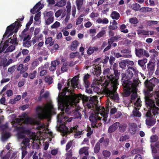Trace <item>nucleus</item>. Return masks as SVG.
Here are the masks:
<instances>
[{
    "instance_id": "obj_1",
    "label": "nucleus",
    "mask_w": 159,
    "mask_h": 159,
    "mask_svg": "<svg viewBox=\"0 0 159 159\" xmlns=\"http://www.w3.org/2000/svg\"><path fill=\"white\" fill-rule=\"evenodd\" d=\"M68 88L65 87L62 90V92L59 94L58 98V108L63 111L59 113L57 116V121L61 123L57 128V130L63 133V136L66 135L67 133L68 129L64 125L67 122L72 121L73 117L68 118L65 115L64 111L70 115H72L71 109V106L75 103L79 102V100L83 99V96L81 94L78 95L73 93Z\"/></svg>"
},
{
    "instance_id": "obj_2",
    "label": "nucleus",
    "mask_w": 159,
    "mask_h": 159,
    "mask_svg": "<svg viewBox=\"0 0 159 159\" xmlns=\"http://www.w3.org/2000/svg\"><path fill=\"white\" fill-rule=\"evenodd\" d=\"M113 69L115 76L111 73L109 68H107L104 70L103 74L105 76L107 77L108 80H105L103 83V91L107 97L115 101H117L119 100V98L116 91L119 84L117 80L119 74L117 70L115 68Z\"/></svg>"
},
{
    "instance_id": "obj_3",
    "label": "nucleus",
    "mask_w": 159,
    "mask_h": 159,
    "mask_svg": "<svg viewBox=\"0 0 159 159\" xmlns=\"http://www.w3.org/2000/svg\"><path fill=\"white\" fill-rule=\"evenodd\" d=\"M97 98L96 96H93L90 98L89 102L87 106L89 108H93L94 110V113L91 114L89 117L91 122V126L93 128L98 127L100 126L102 123L98 122V120L103 118L102 120L104 122L107 121L108 117L107 111H106L103 107L99 106L97 105Z\"/></svg>"
},
{
    "instance_id": "obj_4",
    "label": "nucleus",
    "mask_w": 159,
    "mask_h": 159,
    "mask_svg": "<svg viewBox=\"0 0 159 159\" xmlns=\"http://www.w3.org/2000/svg\"><path fill=\"white\" fill-rule=\"evenodd\" d=\"M9 117L11 119V121L12 126H15L17 124L18 125H20L17 127L19 130L18 133L19 138L22 139L25 136L26 130L24 127L20 125L22 123L32 125H38L37 127L38 129H43V130L48 129L47 126L46 125L43 124H40L39 121L32 118L22 116L15 119L16 117V115L15 114L10 115Z\"/></svg>"
},
{
    "instance_id": "obj_5",
    "label": "nucleus",
    "mask_w": 159,
    "mask_h": 159,
    "mask_svg": "<svg viewBox=\"0 0 159 159\" xmlns=\"http://www.w3.org/2000/svg\"><path fill=\"white\" fill-rule=\"evenodd\" d=\"M139 71L135 66H129L126 70L125 73L121 74L122 85L124 88L123 96L127 97L130 94V91L136 90V87L138 84V81L136 79H131L133 75L138 74Z\"/></svg>"
},
{
    "instance_id": "obj_6",
    "label": "nucleus",
    "mask_w": 159,
    "mask_h": 159,
    "mask_svg": "<svg viewBox=\"0 0 159 159\" xmlns=\"http://www.w3.org/2000/svg\"><path fill=\"white\" fill-rule=\"evenodd\" d=\"M53 111V106L52 103H49L43 107H38L36 109L35 118L40 119L48 118Z\"/></svg>"
},
{
    "instance_id": "obj_7",
    "label": "nucleus",
    "mask_w": 159,
    "mask_h": 159,
    "mask_svg": "<svg viewBox=\"0 0 159 159\" xmlns=\"http://www.w3.org/2000/svg\"><path fill=\"white\" fill-rule=\"evenodd\" d=\"M24 19V17H22L21 18H19L18 19V21H16L14 24H11L9 26L7 27V30L6 32L3 35V38L5 37L6 36L7 34L9 33V34L8 36V37H9L10 35L13 34V30L14 29V32L16 33L18 30V28L20 25V24L18 22L20 21H22Z\"/></svg>"
},
{
    "instance_id": "obj_8",
    "label": "nucleus",
    "mask_w": 159,
    "mask_h": 159,
    "mask_svg": "<svg viewBox=\"0 0 159 159\" xmlns=\"http://www.w3.org/2000/svg\"><path fill=\"white\" fill-rule=\"evenodd\" d=\"M159 82L158 79L156 78H153L149 80L146 81L145 83V85L147 89L148 90L146 92L150 93L152 91L153 88Z\"/></svg>"
},
{
    "instance_id": "obj_9",
    "label": "nucleus",
    "mask_w": 159,
    "mask_h": 159,
    "mask_svg": "<svg viewBox=\"0 0 159 159\" xmlns=\"http://www.w3.org/2000/svg\"><path fill=\"white\" fill-rule=\"evenodd\" d=\"M145 98L146 104L147 107L149 109L148 110L151 112L152 107L155 106L154 102L150 98L152 96V94L149 92H146L145 93Z\"/></svg>"
},
{
    "instance_id": "obj_10",
    "label": "nucleus",
    "mask_w": 159,
    "mask_h": 159,
    "mask_svg": "<svg viewBox=\"0 0 159 159\" xmlns=\"http://www.w3.org/2000/svg\"><path fill=\"white\" fill-rule=\"evenodd\" d=\"M130 94L128 95L129 96L131 92H132L133 93L131 95V102H133V101L137 99V100L136 101V102H134V107H133L132 106L131 107H134V108H136V107H141V101L140 100L139 98H137V89L136 88V91H130Z\"/></svg>"
},
{
    "instance_id": "obj_11",
    "label": "nucleus",
    "mask_w": 159,
    "mask_h": 159,
    "mask_svg": "<svg viewBox=\"0 0 159 159\" xmlns=\"http://www.w3.org/2000/svg\"><path fill=\"white\" fill-rule=\"evenodd\" d=\"M152 116L151 112H150L149 110H148L146 114L147 118L146 119V123L147 125L152 126L155 124V119L152 118Z\"/></svg>"
},
{
    "instance_id": "obj_12",
    "label": "nucleus",
    "mask_w": 159,
    "mask_h": 159,
    "mask_svg": "<svg viewBox=\"0 0 159 159\" xmlns=\"http://www.w3.org/2000/svg\"><path fill=\"white\" fill-rule=\"evenodd\" d=\"M44 6L43 4H41L40 2H39L36 4L33 9H31L30 12L33 14H35L43 8Z\"/></svg>"
},
{
    "instance_id": "obj_13",
    "label": "nucleus",
    "mask_w": 159,
    "mask_h": 159,
    "mask_svg": "<svg viewBox=\"0 0 159 159\" xmlns=\"http://www.w3.org/2000/svg\"><path fill=\"white\" fill-rule=\"evenodd\" d=\"M78 128V126H75L72 127H71L70 129V132H75L74 134V137L75 138H78L80 137L82 134V131H77V129Z\"/></svg>"
},
{
    "instance_id": "obj_14",
    "label": "nucleus",
    "mask_w": 159,
    "mask_h": 159,
    "mask_svg": "<svg viewBox=\"0 0 159 159\" xmlns=\"http://www.w3.org/2000/svg\"><path fill=\"white\" fill-rule=\"evenodd\" d=\"M28 28L26 27L25 29L22 32L21 34L20 35L22 38V39H23L24 41L27 40H30L31 38L30 36L27 32Z\"/></svg>"
},
{
    "instance_id": "obj_15",
    "label": "nucleus",
    "mask_w": 159,
    "mask_h": 159,
    "mask_svg": "<svg viewBox=\"0 0 159 159\" xmlns=\"http://www.w3.org/2000/svg\"><path fill=\"white\" fill-rule=\"evenodd\" d=\"M119 126V123L118 122H116L112 125L110 126L108 129V132L109 133H111L115 131Z\"/></svg>"
},
{
    "instance_id": "obj_16",
    "label": "nucleus",
    "mask_w": 159,
    "mask_h": 159,
    "mask_svg": "<svg viewBox=\"0 0 159 159\" xmlns=\"http://www.w3.org/2000/svg\"><path fill=\"white\" fill-rule=\"evenodd\" d=\"M154 67V63L151 61H149L148 64L147 68L148 73L150 75H151L153 73Z\"/></svg>"
},
{
    "instance_id": "obj_17",
    "label": "nucleus",
    "mask_w": 159,
    "mask_h": 159,
    "mask_svg": "<svg viewBox=\"0 0 159 159\" xmlns=\"http://www.w3.org/2000/svg\"><path fill=\"white\" fill-rule=\"evenodd\" d=\"M150 54L151 57L153 59L157 58L159 55V53L154 49H152L149 50Z\"/></svg>"
},
{
    "instance_id": "obj_18",
    "label": "nucleus",
    "mask_w": 159,
    "mask_h": 159,
    "mask_svg": "<svg viewBox=\"0 0 159 159\" xmlns=\"http://www.w3.org/2000/svg\"><path fill=\"white\" fill-rule=\"evenodd\" d=\"M79 79V77L75 76L73 77L71 80V87L73 88L77 87L78 85V80Z\"/></svg>"
},
{
    "instance_id": "obj_19",
    "label": "nucleus",
    "mask_w": 159,
    "mask_h": 159,
    "mask_svg": "<svg viewBox=\"0 0 159 159\" xmlns=\"http://www.w3.org/2000/svg\"><path fill=\"white\" fill-rule=\"evenodd\" d=\"M60 63L59 61L57 60L51 62V66L50 67L49 70L51 71H53L56 69V66Z\"/></svg>"
},
{
    "instance_id": "obj_20",
    "label": "nucleus",
    "mask_w": 159,
    "mask_h": 159,
    "mask_svg": "<svg viewBox=\"0 0 159 159\" xmlns=\"http://www.w3.org/2000/svg\"><path fill=\"white\" fill-rule=\"evenodd\" d=\"M94 66L95 67L92 69V73L94 75H96L97 76H98L101 73V67L98 66L96 67L95 66Z\"/></svg>"
},
{
    "instance_id": "obj_21",
    "label": "nucleus",
    "mask_w": 159,
    "mask_h": 159,
    "mask_svg": "<svg viewBox=\"0 0 159 159\" xmlns=\"http://www.w3.org/2000/svg\"><path fill=\"white\" fill-rule=\"evenodd\" d=\"M136 125L134 123H132L129 125V131L132 134L135 133L136 132Z\"/></svg>"
},
{
    "instance_id": "obj_22",
    "label": "nucleus",
    "mask_w": 159,
    "mask_h": 159,
    "mask_svg": "<svg viewBox=\"0 0 159 159\" xmlns=\"http://www.w3.org/2000/svg\"><path fill=\"white\" fill-rule=\"evenodd\" d=\"M121 52L123 53L127 54L123 55V57H124L129 58L132 57V55L130 54L131 51L129 49H123L121 51Z\"/></svg>"
},
{
    "instance_id": "obj_23",
    "label": "nucleus",
    "mask_w": 159,
    "mask_h": 159,
    "mask_svg": "<svg viewBox=\"0 0 159 159\" xmlns=\"http://www.w3.org/2000/svg\"><path fill=\"white\" fill-rule=\"evenodd\" d=\"M28 69V67L27 66H24L23 64H21L19 66L17 70L20 71V73H22L26 71Z\"/></svg>"
},
{
    "instance_id": "obj_24",
    "label": "nucleus",
    "mask_w": 159,
    "mask_h": 159,
    "mask_svg": "<svg viewBox=\"0 0 159 159\" xmlns=\"http://www.w3.org/2000/svg\"><path fill=\"white\" fill-rule=\"evenodd\" d=\"M43 35L41 34L34 36L32 40L33 44H34L36 42H39V40H42Z\"/></svg>"
},
{
    "instance_id": "obj_25",
    "label": "nucleus",
    "mask_w": 159,
    "mask_h": 159,
    "mask_svg": "<svg viewBox=\"0 0 159 159\" xmlns=\"http://www.w3.org/2000/svg\"><path fill=\"white\" fill-rule=\"evenodd\" d=\"M120 16V14L115 11H113L110 15L112 19L116 20L119 19Z\"/></svg>"
},
{
    "instance_id": "obj_26",
    "label": "nucleus",
    "mask_w": 159,
    "mask_h": 159,
    "mask_svg": "<svg viewBox=\"0 0 159 159\" xmlns=\"http://www.w3.org/2000/svg\"><path fill=\"white\" fill-rule=\"evenodd\" d=\"M96 22L98 24H107L109 23V20L106 18H104L103 19L98 18L96 20Z\"/></svg>"
},
{
    "instance_id": "obj_27",
    "label": "nucleus",
    "mask_w": 159,
    "mask_h": 159,
    "mask_svg": "<svg viewBox=\"0 0 159 159\" xmlns=\"http://www.w3.org/2000/svg\"><path fill=\"white\" fill-rule=\"evenodd\" d=\"M89 149L88 147H84L80 149L79 151L80 154H84L85 155H88L89 152L88 150Z\"/></svg>"
},
{
    "instance_id": "obj_28",
    "label": "nucleus",
    "mask_w": 159,
    "mask_h": 159,
    "mask_svg": "<svg viewBox=\"0 0 159 159\" xmlns=\"http://www.w3.org/2000/svg\"><path fill=\"white\" fill-rule=\"evenodd\" d=\"M30 139H32L33 140H35V138L30 137V138H25L23 140L22 142V143L24 144L26 146L29 145V142L30 141Z\"/></svg>"
},
{
    "instance_id": "obj_29",
    "label": "nucleus",
    "mask_w": 159,
    "mask_h": 159,
    "mask_svg": "<svg viewBox=\"0 0 159 159\" xmlns=\"http://www.w3.org/2000/svg\"><path fill=\"white\" fill-rule=\"evenodd\" d=\"M136 54L139 57H142L144 54V50L142 48L137 49L135 50Z\"/></svg>"
},
{
    "instance_id": "obj_30",
    "label": "nucleus",
    "mask_w": 159,
    "mask_h": 159,
    "mask_svg": "<svg viewBox=\"0 0 159 159\" xmlns=\"http://www.w3.org/2000/svg\"><path fill=\"white\" fill-rule=\"evenodd\" d=\"M38 71H40L41 76H43L47 74V72L46 70L44 69V66H42L38 69Z\"/></svg>"
},
{
    "instance_id": "obj_31",
    "label": "nucleus",
    "mask_w": 159,
    "mask_h": 159,
    "mask_svg": "<svg viewBox=\"0 0 159 159\" xmlns=\"http://www.w3.org/2000/svg\"><path fill=\"white\" fill-rule=\"evenodd\" d=\"M78 44L79 43L77 41L75 40L73 42L70 46L71 50L72 51L75 50L77 49Z\"/></svg>"
},
{
    "instance_id": "obj_32",
    "label": "nucleus",
    "mask_w": 159,
    "mask_h": 159,
    "mask_svg": "<svg viewBox=\"0 0 159 159\" xmlns=\"http://www.w3.org/2000/svg\"><path fill=\"white\" fill-rule=\"evenodd\" d=\"M139 109H137L136 108H134L133 111V115L134 116L140 117L141 116V115L140 112L139 111Z\"/></svg>"
},
{
    "instance_id": "obj_33",
    "label": "nucleus",
    "mask_w": 159,
    "mask_h": 159,
    "mask_svg": "<svg viewBox=\"0 0 159 159\" xmlns=\"http://www.w3.org/2000/svg\"><path fill=\"white\" fill-rule=\"evenodd\" d=\"M120 31L124 33H127L128 32V30L126 29V27L125 25L122 24L120 26Z\"/></svg>"
},
{
    "instance_id": "obj_34",
    "label": "nucleus",
    "mask_w": 159,
    "mask_h": 159,
    "mask_svg": "<svg viewBox=\"0 0 159 159\" xmlns=\"http://www.w3.org/2000/svg\"><path fill=\"white\" fill-rule=\"evenodd\" d=\"M140 5L137 3H134L131 6L132 9L136 11H138L140 10Z\"/></svg>"
},
{
    "instance_id": "obj_35",
    "label": "nucleus",
    "mask_w": 159,
    "mask_h": 159,
    "mask_svg": "<svg viewBox=\"0 0 159 159\" xmlns=\"http://www.w3.org/2000/svg\"><path fill=\"white\" fill-rule=\"evenodd\" d=\"M60 23L57 21H56L51 26V28L52 29H57L61 27Z\"/></svg>"
},
{
    "instance_id": "obj_36",
    "label": "nucleus",
    "mask_w": 159,
    "mask_h": 159,
    "mask_svg": "<svg viewBox=\"0 0 159 159\" xmlns=\"http://www.w3.org/2000/svg\"><path fill=\"white\" fill-rule=\"evenodd\" d=\"M152 108V113L154 116H157L159 114V108L154 106Z\"/></svg>"
},
{
    "instance_id": "obj_37",
    "label": "nucleus",
    "mask_w": 159,
    "mask_h": 159,
    "mask_svg": "<svg viewBox=\"0 0 159 159\" xmlns=\"http://www.w3.org/2000/svg\"><path fill=\"white\" fill-rule=\"evenodd\" d=\"M147 59L145 58L142 60H139L138 63V64L141 67H143L145 65V64L147 62Z\"/></svg>"
},
{
    "instance_id": "obj_38",
    "label": "nucleus",
    "mask_w": 159,
    "mask_h": 159,
    "mask_svg": "<svg viewBox=\"0 0 159 159\" xmlns=\"http://www.w3.org/2000/svg\"><path fill=\"white\" fill-rule=\"evenodd\" d=\"M54 41L53 40L52 38L51 37H49L47 38L45 42V43L46 44H49L50 46L52 45Z\"/></svg>"
},
{
    "instance_id": "obj_39",
    "label": "nucleus",
    "mask_w": 159,
    "mask_h": 159,
    "mask_svg": "<svg viewBox=\"0 0 159 159\" xmlns=\"http://www.w3.org/2000/svg\"><path fill=\"white\" fill-rule=\"evenodd\" d=\"M66 3V1L65 0H61L58 2L55 5V6L58 7H62L64 6Z\"/></svg>"
},
{
    "instance_id": "obj_40",
    "label": "nucleus",
    "mask_w": 159,
    "mask_h": 159,
    "mask_svg": "<svg viewBox=\"0 0 159 159\" xmlns=\"http://www.w3.org/2000/svg\"><path fill=\"white\" fill-rule=\"evenodd\" d=\"M84 0H76V5L78 10H80L82 7Z\"/></svg>"
},
{
    "instance_id": "obj_41",
    "label": "nucleus",
    "mask_w": 159,
    "mask_h": 159,
    "mask_svg": "<svg viewBox=\"0 0 159 159\" xmlns=\"http://www.w3.org/2000/svg\"><path fill=\"white\" fill-rule=\"evenodd\" d=\"M68 64L67 62L64 63L61 68V73L66 72L68 69Z\"/></svg>"
},
{
    "instance_id": "obj_42",
    "label": "nucleus",
    "mask_w": 159,
    "mask_h": 159,
    "mask_svg": "<svg viewBox=\"0 0 159 159\" xmlns=\"http://www.w3.org/2000/svg\"><path fill=\"white\" fill-rule=\"evenodd\" d=\"M44 80L45 82L49 84H52L53 82L52 78L49 76H46Z\"/></svg>"
},
{
    "instance_id": "obj_43",
    "label": "nucleus",
    "mask_w": 159,
    "mask_h": 159,
    "mask_svg": "<svg viewBox=\"0 0 159 159\" xmlns=\"http://www.w3.org/2000/svg\"><path fill=\"white\" fill-rule=\"evenodd\" d=\"M54 17L51 16V17H48L46 20L45 23L47 25H49L52 23L54 21Z\"/></svg>"
},
{
    "instance_id": "obj_44",
    "label": "nucleus",
    "mask_w": 159,
    "mask_h": 159,
    "mask_svg": "<svg viewBox=\"0 0 159 159\" xmlns=\"http://www.w3.org/2000/svg\"><path fill=\"white\" fill-rule=\"evenodd\" d=\"M98 50L97 48L95 47H89L87 51V53L89 55H91L94 52V50L97 51Z\"/></svg>"
},
{
    "instance_id": "obj_45",
    "label": "nucleus",
    "mask_w": 159,
    "mask_h": 159,
    "mask_svg": "<svg viewBox=\"0 0 159 159\" xmlns=\"http://www.w3.org/2000/svg\"><path fill=\"white\" fill-rule=\"evenodd\" d=\"M70 57L71 58H74L75 57H77L78 58L80 57V53L78 52H71L70 54Z\"/></svg>"
},
{
    "instance_id": "obj_46",
    "label": "nucleus",
    "mask_w": 159,
    "mask_h": 159,
    "mask_svg": "<svg viewBox=\"0 0 159 159\" xmlns=\"http://www.w3.org/2000/svg\"><path fill=\"white\" fill-rule=\"evenodd\" d=\"M102 155L105 157H109L111 155V152L107 150H104L103 151Z\"/></svg>"
},
{
    "instance_id": "obj_47",
    "label": "nucleus",
    "mask_w": 159,
    "mask_h": 159,
    "mask_svg": "<svg viewBox=\"0 0 159 159\" xmlns=\"http://www.w3.org/2000/svg\"><path fill=\"white\" fill-rule=\"evenodd\" d=\"M119 130L121 132H124L125 130L126 127V125L125 124H123L119 125Z\"/></svg>"
},
{
    "instance_id": "obj_48",
    "label": "nucleus",
    "mask_w": 159,
    "mask_h": 159,
    "mask_svg": "<svg viewBox=\"0 0 159 159\" xmlns=\"http://www.w3.org/2000/svg\"><path fill=\"white\" fill-rule=\"evenodd\" d=\"M138 34H142L144 35H147L149 34V31H145L143 30H139L138 31Z\"/></svg>"
},
{
    "instance_id": "obj_49",
    "label": "nucleus",
    "mask_w": 159,
    "mask_h": 159,
    "mask_svg": "<svg viewBox=\"0 0 159 159\" xmlns=\"http://www.w3.org/2000/svg\"><path fill=\"white\" fill-rule=\"evenodd\" d=\"M129 22L132 24H136L138 23V20L136 17H133L129 19Z\"/></svg>"
},
{
    "instance_id": "obj_50",
    "label": "nucleus",
    "mask_w": 159,
    "mask_h": 159,
    "mask_svg": "<svg viewBox=\"0 0 159 159\" xmlns=\"http://www.w3.org/2000/svg\"><path fill=\"white\" fill-rule=\"evenodd\" d=\"M152 9L148 7H144L140 9V10L142 12H149L152 11Z\"/></svg>"
},
{
    "instance_id": "obj_51",
    "label": "nucleus",
    "mask_w": 159,
    "mask_h": 159,
    "mask_svg": "<svg viewBox=\"0 0 159 159\" xmlns=\"http://www.w3.org/2000/svg\"><path fill=\"white\" fill-rule=\"evenodd\" d=\"M32 43V40L26 41L23 42V46L25 47H29L31 45Z\"/></svg>"
},
{
    "instance_id": "obj_52",
    "label": "nucleus",
    "mask_w": 159,
    "mask_h": 159,
    "mask_svg": "<svg viewBox=\"0 0 159 159\" xmlns=\"http://www.w3.org/2000/svg\"><path fill=\"white\" fill-rule=\"evenodd\" d=\"M129 139V137L127 135H121L119 141H126Z\"/></svg>"
},
{
    "instance_id": "obj_53",
    "label": "nucleus",
    "mask_w": 159,
    "mask_h": 159,
    "mask_svg": "<svg viewBox=\"0 0 159 159\" xmlns=\"http://www.w3.org/2000/svg\"><path fill=\"white\" fill-rule=\"evenodd\" d=\"M7 43L8 42L7 41H6L2 48V46L1 44H0V52H3L6 49V48L8 46L7 44Z\"/></svg>"
},
{
    "instance_id": "obj_54",
    "label": "nucleus",
    "mask_w": 159,
    "mask_h": 159,
    "mask_svg": "<svg viewBox=\"0 0 159 159\" xmlns=\"http://www.w3.org/2000/svg\"><path fill=\"white\" fill-rule=\"evenodd\" d=\"M7 43L8 42L7 41H6L2 48V46L1 44H0V52H3L6 49V48L8 46L7 44Z\"/></svg>"
},
{
    "instance_id": "obj_55",
    "label": "nucleus",
    "mask_w": 159,
    "mask_h": 159,
    "mask_svg": "<svg viewBox=\"0 0 159 159\" xmlns=\"http://www.w3.org/2000/svg\"><path fill=\"white\" fill-rule=\"evenodd\" d=\"M10 134L8 132L3 131L2 134V138L6 139L9 138L10 136Z\"/></svg>"
},
{
    "instance_id": "obj_56",
    "label": "nucleus",
    "mask_w": 159,
    "mask_h": 159,
    "mask_svg": "<svg viewBox=\"0 0 159 159\" xmlns=\"http://www.w3.org/2000/svg\"><path fill=\"white\" fill-rule=\"evenodd\" d=\"M37 71L35 70H34L32 72L30 73L29 75V77L31 79H34L36 75Z\"/></svg>"
},
{
    "instance_id": "obj_57",
    "label": "nucleus",
    "mask_w": 159,
    "mask_h": 159,
    "mask_svg": "<svg viewBox=\"0 0 159 159\" xmlns=\"http://www.w3.org/2000/svg\"><path fill=\"white\" fill-rule=\"evenodd\" d=\"M100 149V144L99 143H97L95 146L94 147V152L97 153L99 152V150Z\"/></svg>"
},
{
    "instance_id": "obj_58",
    "label": "nucleus",
    "mask_w": 159,
    "mask_h": 159,
    "mask_svg": "<svg viewBox=\"0 0 159 159\" xmlns=\"http://www.w3.org/2000/svg\"><path fill=\"white\" fill-rule=\"evenodd\" d=\"M126 60H124L119 63L120 67L122 69H125L127 63Z\"/></svg>"
},
{
    "instance_id": "obj_59",
    "label": "nucleus",
    "mask_w": 159,
    "mask_h": 159,
    "mask_svg": "<svg viewBox=\"0 0 159 159\" xmlns=\"http://www.w3.org/2000/svg\"><path fill=\"white\" fill-rule=\"evenodd\" d=\"M10 42L12 44H17V43L16 42L17 39L16 36L14 35L13 38L11 39V38L10 39H9L8 42L10 40Z\"/></svg>"
},
{
    "instance_id": "obj_60",
    "label": "nucleus",
    "mask_w": 159,
    "mask_h": 159,
    "mask_svg": "<svg viewBox=\"0 0 159 159\" xmlns=\"http://www.w3.org/2000/svg\"><path fill=\"white\" fill-rule=\"evenodd\" d=\"M63 12V10L62 9H59L55 13V16L57 18H58L60 16Z\"/></svg>"
},
{
    "instance_id": "obj_61",
    "label": "nucleus",
    "mask_w": 159,
    "mask_h": 159,
    "mask_svg": "<svg viewBox=\"0 0 159 159\" xmlns=\"http://www.w3.org/2000/svg\"><path fill=\"white\" fill-rule=\"evenodd\" d=\"M83 16L81 15L76 20V25H79L82 22L83 20V18H82Z\"/></svg>"
},
{
    "instance_id": "obj_62",
    "label": "nucleus",
    "mask_w": 159,
    "mask_h": 159,
    "mask_svg": "<svg viewBox=\"0 0 159 159\" xmlns=\"http://www.w3.org/2000/svg\"><path fill=\"white\" fill-rule=\"evenodd\" d=\"M15 49V46L13 45H11L7 48L5 52H11Z\"/></svg>"
},
{
    "instance_id": "obj_63",
    "label": "nucleus",
    "mask_w": 159,
    "mask_h": 159,
    "mask_svg": "<svg viewBox=\"0 0 159 159\" xmlns=\"http://www.w3.org/2000/svg\"><path fill=\"white\" fill-rule=\"evenodd\" d=\"M158 140V137L156 135L152 136L150 138V142H154Z\"/></svg>"
},
{
    "instance_id": "obj_64",
    "label": "nucleus",
    "mask_w": 159,
    "mask_h": 159,
    "mask_svg": "<svg viewBox=\"0 0 159 159\" xmlns=\"http://www.w3.org/2000/svg\"><path fill=\"white\" fill-rule=\"evenodd\" d=\"M41 15V12H39L35 15L34 19L36 21H39Z\"/></svg>"
}]
</instances>
